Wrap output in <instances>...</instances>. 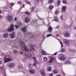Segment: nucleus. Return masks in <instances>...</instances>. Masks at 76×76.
Masks as SVG:
<instances>
[{
	"label": "nucleus",
	"mask_w": 76,
	"mask_h": 76,
	"mask_svg": "<svg viewBox=\"0 0 76 76\" xmlns=\"http://www.w3.org/2000/svg\"><path fill=\"white\" fill-rule=\"evenodd\" d=\"M19 26H21V25H22V23H19Z\"/></svg>",
	"instance_id": "45"
},
{
	"label": "nucleus",
	"mask_w": 76,
	"mask_h": 76,
	"mask_svg": "<svg viewBox=\"0 0 76 76\" xmlns=\"http://www.w3.org/2000/svg\"><path fill=\"white\" fill-rule=\"evenodd\" d=\"M25 2L27 3V4H30V2H28V1H25Z\"/></svg>",
	"instance_id": "37"
},
{
	"label": "nucleus",
	"mask_w": 76,
	"mask_h": 76,
	"mask_svg": "<svg viewBox=\"0 0 76 76\" xmlns=\"http://www.w3.org/2000/svg\"><path fill=\"white\" fill-rule=\"evenodd\" d=\"M1 16L0 15V19H1Z\"/></svg>",
	"instance_id": "61"
},
{
	"label": "nucleus",
	"mask_w": 76,
	"mask_h": 76,
	"mask_svg": "<svg viewBox=\"0 0 76 76\" xmlns=\"http://www.w3.org/2000/svg\"><path fill=\"white\" fill-rule=\"evenodd\" d=\"M55 21H56V22H58V18L56 17H55Z\"/></svg>",
	"instance_id": "24"
},
{
	"label": "nucleus",
	"mask_w": 76,
	"mask_h": 76,
	"mask_svg": "<svg viewBox=\"0 0 76 76\" xmlns=\"http://www.w3.org/2000/svg\"><path fill=\"white\" fill-rule=\"evenodd\" d=\"M9 67H15V64L13 63H10L9 64Z\"/></svg>",
	"instance_id": "8"
},
{
	"label": "nucleus",
	"mask_w": 76,
	"mask_h": 76,
	"mask_svg": "<svg viewBox=\"0 0 76 76\" xmlns=\"http://www.w3.org/2000/svg\"><path fill=\"white\" fill-rule=\"evenodd\" d=\"M31 47L30 48V50L31 51H34V48L33 47H35V45H31Z\"/></svg>",
	"instance_id": "4"
},
{
	"label": "nucleus",
	"mask_w": 76,
	"mask_h": 76,
	"mask_svg": "<svg viewBox=\"0 0 76 76\" xmlns=\"http://www.w3.org/2000/svg\"><path fill=\"white\" fill-rule=\"evenodd\" d=\"M70 51H72V52H75V50H72L70 49L69 50Z\"/></svg>",
	"instance_id": "35"
},
{
	"label": "nucleus",
	"mask_w": 76,
	"mask_h": 76,
	"mask_svg": "<svg viewBox=\"0 0 76 76\" xmlns=\"http://www.w3.org/2000/svg\"><path fill=\"white\" fill-rule=\"evenodd\" d=\"M52 29H53V28H52V27H51V26H49L48 28V30L50 32H51Z\"/></svg>",
	"instance_id": "16"
},
{
	"label": "nucleus",
	"mask_w": 76,
	"mask_h": 76,
	"mask_svg": "<svg viewBox=\"0 0 76 76\" xmlns=\"http://www.w3.org/2000/svg\"><path fill=\"white\" fill-rule=\"evenodd\" d=\"M53 76V74H51L49 75V76Z\"/></svg>",
	"instance_id": "49"
},
{
	"label": "nucleus",
	"mask_w": 76,
	"mask_h": 76,
	"mask_svg": "<svg viewBox=\"0 0 76 76\" xmlns=\"http://www.w3.org/2000/svg\"><path fill=\"white\" fill-rule=\"evenodd\" d=\"M31 66H32V65L31 64H30L28 65V66L29 67H31Z\"/></svg>",
	"instance_id": "46"
},
{
	"label": "nucleus",
	"mask_w": 76,
	"mask_h": 76,
	"mask_svg": "<svg viewBox=\"0 0 76 76\" xmlns=\"http://www.w3.org/2000/svg\"><path fill=\"white\" fill-rule=\"evenodd\" d=\"M30 20V19H29V18H26L25 22H26V23H28V22H29Z\"/></svg>",
	"instance_id": "12"
},
{
	"label": "nucleus",
	"mask_w": 76,
	"mask_h": 76,
	"mask_svg": "<svg viewBox=\"0 0 76 76\" xmlns=\"http://www.w3.org/2000/svg\"><path fill=\"white\" fill-rule=\"evenodd\" d=\"M64 51H65V49H62L61 50V51L62 53L64 52Z\"/></svg>",
	"instance_id": "31"
},
{
	"label": "nucleus",
	"mask_w": 76,
	"mask_h": 76,
	"mask_svg": "<svg viewBox=\"0 0 76 76\" xmlns=\"http://www.w3.org/2000/svg\"><path fill=\"white\" fill-rule=\"evenodd\" d=\"M64 42L66 44H69V41L66 39H65L64 40Z\"/></svg>",
	"instance_id": "10"
},
{
	"label": "nucleus",
	"mask_w": 76,
	"mask_h": 76,
	"mask_svg": "<svg viewBox=\"0 0 76 76\" xmlns=\"http://www.w3.org/2000/svg\"><path fill=\"white\" fill-rule=\"evenodd\" d=\"M18 4H22V2L20 1H19L18 2Z\"/></svg>",
	"instance_id": "41"
},
{
	"label": "nucleus",
	"mask_w": 76,
	"mask_h": 76,
	"mask_svg": "<svg viewBox=\"0 0 76 76\" xmlns=\"http://www.w3.org/2000/svg\"><path fill=\"white\" fill-rule=\"evenodd\" d=\"M23 61H26V59H24L23 60Z\"/></svg>",
	"instance_id": "52"
},
{
	"label": "nucleus",
	"mask_w": 76,
	"mask_h": 76,
	"mask_svg": "<svg viewBox=\"0 0 76 76\" xmlns=\"http://www.w3.org/2000/svg\"><path fill=\"white\" fill-rule=\"evenodd\" d=\"M53 2V0H49L48 1V3L49 4H51V3H52Z\"/></svg>",
	"instance_id": "26"
},
{
	"label": "nucleus",
	"mask_w": 76,
	"mask_h": 76,
	"mask_svg": "<svg viewBox=\"0 0 76 76\" xmlns=\"http://www.w3.org/2000/svg\"><path fill=\"white\" fill-rule=\"evenodd\" d=\"M56 37H58L59 36V34H57L56 35Z\"/></svg>",
	"instance_id": "51"
},
{
	"label": "nucleus",
	"mask_w": 76,
	"mask_h": 76,
	"mask_svg": "<svg viewBox=\"0 0 76 76\" xmlns=\"http://www.w3.org/2000/svg\"><path fill=\"white\" fill-rule=\"evenodd\" d=\"M18 69H22V66H18Z\"/></svg>",
	"instance_id": "43"
},
{
	"label": "nucleus",
	"mask_w": 76,
	"mask_h": 76,
	"mask_svg": "<svg viewBox=\"0 0 76 76\" xmlns=\"http://www.w3.org/2000/svg\"><path fill=\"white\" fill-rule=\"evenodd\" d=\"M25 13L28 15H30V13L28 12H25Z\"/></svg>",
	"instance_id": "27"
},
{
	"label": "nucleus",
	"mask_w": 76,
	"mask_h": 76,
	"mask_svg": "<svg viewBox=\"0 0 76 76\" xmlns=\"http://www.w3.org/2000/svg\"><path fill=\"white\" fill-rule=\"evenodd\" d=\"M20 54L21 55L23 54V53L22 52H20Z\"/></svg>",
	"instance_id": "53"
},
{
	"label": "nucleus",
	"mask_w": 76,
	"mask_h": 76,
	"mask_svg": "<svg viewBox=\"0 0 76 76\" xmlns=\"http://www.w3.org/2000/svg\"><path fill=\"white\" fill-rule=\"evenodd\" d=\"M60 3V0H58V4L57 5H59Z\"/></svg>",
	"instance_id": "32"
},
{
	"label": "nucleus",
	"mask_w": 76,
	"mask_h": 76,
	"mask_svg": "<svg viewBox=\"0 0 76 76\" xmlns=\"http://www.w3.org/2000/svg\"><path fill=\"white\" fill-rule=\"evenodd\" d=\"M19 43L21 45V48L22 49L24 48V50H23V51H27V52H29V50L26 47V45H25V44L24 42H23L22 41H19Z\"/></svg>",
	"instance_id": "1"
},
{
	"label": "nucleus",
	"mask_w": 76,
	"mask_h": 76,
	"mask_svg": "<svg viewBox=\"0 0 76 76\" xmlns=\"http://www.w3.org/2000/svg\"><path fill=\"white\" fill-rule=\"evenodd\" d=\"M60 43L61 45V47H63V45H62L63 44V42H61V41L59 42Z\"/></svg>",
	"instance_id": "33"
},
{
	"label": "nucleus",
	"mask_w": 76,
	"mask_h": 76,
	"mask_svg": "<svg viewBox=\"0 0 76 76\" xmlns=\"http://www.w3.org/2000/svg\"><path fill=\"white\" fill-rule=\"evenodd\" d=\"M9 35H10V36L11 38H13L15 37V33L14 32H13L11 34H9Z\"/></svg>",
	"instance_id": "6"
},
{
	"label": "nucleus",
	"mask_w": 76,
	"mask_h": 76,
	"mask_svg": "<svg viewBox=\"0 0 76 76\" xmlns=\"http://www.w3.org/2000/svg\"><path fill=\"white\" fill-rule=\"evenodd\" d=\"M24 6H25V5H24V4H23V7H24Z\"/></svg>",
	"instance_id": "58"
},
{
	"label": "nucleus",
	"mask_w": 76,
	"mask_h": 76,
	"mask_svg": "<svg viewBox=\"0 0 76 76\" xmlns=\"http://www.w3.org/2000/svg\"><path fill=\"white\" fill-rule=\"evenodd\" d=\"M8 36V34H6L4 35L3 37L4 38H7V37Z\"/></svg>",
	"instance_id": "22"
},
{
	"label": "nucleus",
	"mask_w": 76,
	"mask_h": 76,
	"mask_svg": "<svg viewBox=\"0 0 76 76\" xmlns=\"http://www.w3.org/2000/svg\"><path fill=\"white\" fill-rule=\"evenodd\" d=\"M59 28V26H57L56 27V28H57V29H58V28Z\"/></svg>",
	"instance_id": "54"
},
{
	"label": "nucleus",
	"mask_w": 76,
	"mask_h": 76,
	"mask_svg": "<svg viewBox=\"0 0 76 76\" xmlns=\"http://www.w3.org/2000/svg\"><path fill=\"white\" fill-rule=\"evenodd\" d=\"M43 60L45 61H47V58L46 57H44L43 58Z\"/></svg>",
	"instance_id": "21"
},
{
	"label": "nucleus",
	"mask_w": 76,
	"mask_h": 76,
	"mask_svg": "<svg viewBox=\"0 0 76 76\" xmlns=\"http://www.w3.org/2000/svg\"><path fill=\"white\" fill-rule=\"evenodd\" d=\"M42 55H46V52H45L44 51H42Z\"/></svg>",
	"instance_id": "17"
},
{
	"label": "nucleus",
	"mask_w": 76,
	"mask_h": 76,
	"mask_svg": "<svg viewBox=\"0 0 76 76\" xmlns=\"http://www.w3.org/2000/svg\"><path fill=\"white\" fill-rule=\"evenodd\" d=\"M2 63V62L0 61V65Z\"/></svg>",
	"instance_id": "57"
},
{
	"label": "nucleus",
	"mask_w": 76,
	"mask_h": 76,
	"mask_svg": "<svg viewBox=\"0 0 76 76\" xmlns=\"http://www.w3.org/2000/svg\"><path fill=\"white\" fill-rule=\"evenodd\" d=\"M64 35L66 37H70V34L68 32L65 33L64 34Z\"/></svg>",
	"instance_id": "9"
},
{
	"label": "nucleus",
	"mask_w": 76,
	"mask_h": 76,
	"mask_svg": "<svg viewBox=\"0 0 76 76\" xmlns=\"http://www.w3.org/2000/svg\"><path fill=\"white\" fill-rule=\"evenodd\" d=\"M14 53L15 54H18V51H17V50H13Z\"/></svg>",
	"instance_id": "18"
},
{
	"label": "nucleus",
	"mask_w": 76,
	"mask_h": 76,
	"mask_svg": "<svg viewBox=\"0 0 76 76\" xmlns=\"http://www.w3.org/2000/svg\"><path fill=\"white\" fill-rule=\"evenodd\" d=\"M58 13V11H57L55 12V14L56 15H57Z\"/></svg>",
	"instance_id": "38"
},
{
	"label": "nucleus",
	"mask_w": 76,
	"mask_h": 76,
	"mask_svg": "<svg viewBox=\"0 0 76 76\" xmlns=\"http://www.w3.org/2000/svg\"><path fill=\"white\" fill-rule=\"evenodd\" d=\"M59 60H64V58H60Z\"/></svg>",
	"instance_id": "36"
},
{
	"label": "nucleus",
	"mask_w": 76,
	"mask_h": 76,
	"mask_svg": "<svg viewBox=\"0 0 76 76\" xmlns=\"http://www.w3.org/2000/svg\"><path fill=\"white\" fill-rule=\"evenodd\" d=\"M15 26L16 28H19V26L17 25H15Z\"/></svg>",
	"instance_id": "40"
},
{
	"label": "nucleus",
	"mask_w": 76,
	"mask_h": 76,
	"mask_svg": "<svg viewBox=\"0 0 76 76\" xmlns=\"http://www.w3.org/2000/svg\"><path fill=\"white\" fill-rule=\"evenodd\" d=\"M51 36V34H48L47 36V37H50V36Z\"/></svg>",
	"instance_id": "39"
},
{
	"label": "nucleus",
	"mask_w": 76,
	"mask_h": 76,
	"mask_svg": "<svg viewBox=\"0 0 76 76\" xmlns=\"http://www.w3.org/2000/svg\"><path fill=\"white\" fill-rule=\"evenodd\" d=\"M10 4L11 6H13V5L15 4V3H10Z\"/></svg>",
	"instance_id": "30"
},
{
	"label": "nucleus",
	"mask_w": 76,
	"mask_h": 76,
	"mask_svg": "<svg viewBox=\"0 0 76 76\" xmlns=\"http://www.w3.org/2000/svg\"><path fill=\"white\" fill-rule=\"evenodd\" d=\"M33 59L35 61H36V63H37V60H36V58L34 57L33 58Z\"/></svg>",
	"instance_id": "34"
},
{
	"label": "nucleus",
	"mask_w": 76,
	"mask_h": 76,
	"mask_svg": "<svg viewBox=\"0 0 76 76\" xmlns=\"http://www.w3.org/2000/svg\"><path fill=\"white\" fill-rule=\"evenodd\" d=\"M75 29H76V27H75Z\"/></svg>",
	"instance_id": "64"
},
{
	"label": "nucleus",
	"mask_w": 76,
	"mask_h": 76,
	"mask_svg": "<svg viewBox=\"0 0 76 76\" xmlns=\"http://www.w3.org/2000/svg\"><path fill=\"white\" fill-rule=\"evenodd\" d=\"M1 70H3V68H2V67H1Z\"/></svg>",
	"instance_id": "60"
},
{
	"label": "nucleus",
	"mask_w": 76,
	"mask_h": 76,
	"mask_svg": "<svg viewBox=\"0 0 76 76\" xmlns=\"http://www.w3.org/2000/svg\"><path fill=\"white\" fill-rule=\"evenodd\" d=\"M30 57H32V56L31 55H30Z\"/></svg>",
	"instance_id": "62"
},
{
	"label": "nucleus",
	"mask_w": 76,
	"mask_h": 76,
	"mask_svg": "<svg viewBox=\"0 0 76 76\" xmlns=\"http://www.w3.org/2000/svg\"><path fill=\"white\" fill-rule=\"evenodd\" d=\"M48 71H51V67H49L48 68Z\"/></svg>",
	"instance_id": "28"
},
{
	"label": "nucleus",
	"mask_w": 76,
	"mask_h": 76,
	"mask_svg": "<svg viewBox=\"0 0 76 76\" xmlns=\"http://www.w3.org/2000/svg\"><path fill=\"white\" fill-rule=\"evenodd\" d=\"M54 7L52 5H50L49 7V10H52L53 9Z\"/></svg>",
	"instance_id": "15"
},
{
	"label": "nucleus",
	"mask_w": 76,
	"mask_h": 76,
	"mask_svg": "<svg viewBox=\"0 0 76 76\" xmlns=\"http://www.w3.org/2000/svg\"><path fill=\"white\" fill-rule=\"evenodd\" d=\"M57 52H56V53H55L54 54V55H57Z\"/></svg>",
	"instance_id": "55"
},
{
	"label": "nucleus",
	"mask_w": 76,
	"mask_h": 76,
	"mask_svg": "<svg viewBox=\"0 0 76 76\" xmlns=\"http://www.w3.org/2000/svg\"><path fill=\"white\" fill-rule=\"evenodd\" d=\"M53 58H51L50 59V60L49 61V63H51V62L53 61Z\"/></svg>",
	"instance_id": "23"
},
{
	"label": "nucleus",
	"mask_w": 76,
	"mask_h": 76,
	"mask_svg": "<svg viewBox=\"0 0 76 76\" xmlns=\"http://www.w3.org/2000/svg\"><path fill=\"white\" fill-rule=\"evenodd\" d=\"M62 2L63 3H66V1L65 0L63 1Z\"/></svg>",
	"instance_id": "42"
},
{
	"label": "nucleus",
	"mask_w": 76,
	"mask_h": 76,
	"mask_svg": "<svg viewBox=\"0 0 76 76\" xmlns=\"http://www.w3.org/2000/svg\"><path fill=\"white\" fill-rule=\"evenodd\" d=\"M33 66H36V64L35 63V62L34 63Z\"/></svg>",
	"instance_id": "44"
},
{
	"label": "nucleus",
	"mask_w": 76,
	"mask_h": 76,
	"mask_svg": "<svg viewBox=\"0 0 76 76\" xmlns=\"http://www.w3.org/2000/svg\"><path fill=\"white\" fill-rule=\"evenodd\" d=\"M1 11L0 10V13H1Z\"/></svg>",
	"instance_id": "63"
},
{
	"label": "nucleus",
	"mask_w": 76,
	"mask_h": 76,
	"mask_svg": "<svg viewBox=\"0 0 76 76\" xmlns=\"http://www.w3.org/2000/svg\"><path fill=\"white\" fill-rule=\"evenodd\" d=\"M15 48H18V46H15Z\"/></svg>",
	"instance_id": "56"
},
{
	"label": "nucleus",
	"mask_w": 76,
	"mask_h": 76,
	"mask_svg": "<svg viewBox=\"0 0 76 76\" xmlns=\"http://www.w3.org/2000/svg\"><path fill=\"white\" fill-rule=\"evenodd\" d=\"M18 18H15L14 19V20H17Z\"/></svg>",
	"instance_id": "50"
},
{
	"label": "nucleus",
	"mask_w": 76,
	"mask_h": 76,
	"mask_svg": "<svg viewBox=\"0 0 76 76\" xmlns=\"http://www.w3.org/2000/svg\"><path fill=\"white\" fill-rule=\"evenodd\" d=\"M61 57H64V55L63 54H61Z\"/></svg>",
	"instance_id": "47"
},
{
	"label": "nucleus",
	"mask_w": 76,
	"mask_h": 76,
	"mask_svg": "<svg viewBox=\"0 0 76 76\" xmlns=\"http://www.w3.org/2000/svg\"><path fill=\"white\" fill-rule=\"evenodd\" d=\"M4 76H6V73H5V74H4Z\"/></svg>",
	"instance_id": "59"
},
{
	"label": "nucleus",
	"mask_w": 76,
	"mask_h": 76,
	"mask_svg": "<svg viewBox=\"0 0 76 76\" xmlns=\"http://www.w3.org/2000/svg\"><path fill=\"white\" fill-rule=\"evenodd\" d=\"M40 73L43 76H45V72H44L43 70L40 71Z\"/></svg>",
	"instance_id": "11"
},
{
	"label": "nucleus",
	"mask_w": 76,
	"mask_h": 76,
	"mask_svg": "<svg viewBox=\"0 0 76 76\" xmlns=\"http://www.w3.org/2000/svg\"><path fill=\"white\" fill-rule=\"evenodd\" d=\"M61 20H63V16H61Z\"/></svg>",
	"instance_id": "48"
},
{
	"label": "nucleus",
	"mask_w": 76,
	"mask_h": 76,
	"mask_svg": "<svg viewBox=\"0 0 76 76\" xmlns=\"http://www.w3.org/2000/svg\"><path fill=\"white\" fill-rule=\"evenodd\" d=\"M7 19L9 21H11L12 20V16L8 15L7 16Z\"/></svg>",
	"instance_id": "5"
},
{
	"label": "nucleus",
	"mask_w": 76,
	"mask_h": 76,
	"mask_svg": "<svg viewBox=\"0 0 76 76\" xmlns=\"http://www.w3.org/2000/svg\"><path fill=\"white\" fill-rule=\"evenodd\" d=\"M10 61H12V60L10 58H4V62L5 63H7V62H9Z\"/></svg>",
	"instance_id": "3"
},
{
	"label": "nucleus",
	"mask_w": 76,
	"mask_h": 76,
	"mask_svg": "<svg viewBox=\"0 0 76 76\" xmlns=\"http://www.w3.org/2000/svg\"><path fill=\"white\" fill-rule=\"evenodd\" d=\"M14 27H13V25H11L10 26V28L8 29V32H11V31H13V30L14 29Z\"/></svg>",
	"instance_id": "2"
},
{
	"label": "nucleus",
	"mask_w": 76,
	"mask_h": 76,
	"mask_svg": "<svg viewBox=\"0 0 76 76\" xmlns=\"http://www.w3.org/2000/svg\"><path fill=\"white\" fill-rule=\"evenodd\" d=\"M21 30H22V31L23 32H26V27H24L21 29Z\"/></svg>",
	"instance_id": "14"
},
{
	"label": "nucleus",
	"mask_w": 76,
	"mask_h": 76,
	"mask_svg": "<svg viewBox=\"0 0 76 76\" xmlns=\"http://www.w3.org/2000/svg\"><path fill=\"white\" fill-rule=\"evenodd\" d=\"M25 56L26 58H29V54H27L25 55Z\"/></svg>",
	"instance_id": "20"
},
{
	"label": "nucleus",
	"mask_w": 76,
	"mask_h": 76,
	"mask_svg": "<svg viewBox=\"0 0 76 76\" xmlns=\"http://www.w3.org/2000/svg\"><path fill=\"white\" fill-rule=\"evenodd\" d=\"M29 71L31 73H32V74H34V73H35V71L33 69H31V70H29Z\"/></svg>",
	"instance_id": "13"
},
{
	"label": "nucleus",
	"mask_w": 76,
	"mask_h": 76,
	"mask_svg": "<svg viewBox=\"0 0 76 76\" xmlns=\"http://www.w3.org/2000/svg\"><path fill=\"white\" fill-rule=\"evenodd\" d=\"M53 73H55V74H57V70H55L53 71Z\"/></svg>",
	"instance_id": "25"
},
{
	"label": "nucleus",
	"mask_w": 76,
	"mask_h": 76,
	"mask_svg": "<svg viewBox=\"0 0 76 76\" xmlns=\"http://www.w3.org/2000/svg\"><path fill=\"white\" fill-rule=\"evenodd\" d=\"M67 9V7L66 6H64L62 7V12H65L66 10Z\"/></svg>",
	"instance_id": "7"
},
{
	"label": "nucleus",
	"mask_w": 76,
	"mask_h": 76,
	"mask_svg": "<svg viewBox=\"0 0 76 76\" xmlns=\"http://www.w3.org/2000/svg\"><path fill=\"white\" fill-rule=\"evenodd\" d=\"M65 64H71L70 62L69 61H66L65 62Z\"/></svg>",
	"instance_id": "19"
},
{
	"label": "nucleus",
	"mask_w": 76,
	"mask_h": 76,
	"mask_svg": "<svg viewBox=\"0 0 76 76\" xmlns=\"http://www.w3.org/2000/svg\"><path fill=\"white\" fill-rule=\"evenodd\" d=\"M34 10V7H32V8H31V12H33Z\"/></svg>",
	"instance_id": "29"
}]
</instances>
